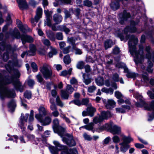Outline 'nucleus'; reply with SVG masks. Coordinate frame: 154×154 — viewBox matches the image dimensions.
<instances>
[{
	"instance_id": "51",
	"label": "nucleus",
	"mask_w": 154,
	"mask_h": 154,
	"mask_svg": "<svg viewBox=\"0 0 154 154\" xmlns=\"http://www.w3.org/2000/svg\"><path fill=\"white\" fill-rule=\"evenodd\" d=\"M84 66V62L82 61H80L77 63L76 67L78 69H81L83 68Z\"/></svg>"
},
{
	"instance_id": "25",
	"label": "nucleus",
	"mask_w": 154,
	"mask_h": 154,
	"mask_svg": "<svg viewBox=\"0 0 154 154\" xmlns=\"http://www.w3.org/2000/svg\"><path fill=\"white\" fill-rule=\"evenodd\" d=\"M121 136L122 137L123 142L128 144L133 141V139L130 137H126L123 134H122Z\"/></svg>"
},
{
	"instance_id": "20",
	"label": "nucleus",
	"mask_w": 154,
	"mask_h": 154,
	"mask_svg": "<svg viewBox=\"0 0 154 154\" xmlns=\"http://www.w3.org/2000/svg\"><path fill=\"white\" fill-rule=\"evenodd\" d=\"M119 145L121 146L120 150L121 152L123 153L126 152L130 147L129 145L128 144L123 142L119 143Z\"/></svg>"
},
{
	"instance_id": "5",
	"label": "nucleus",
	"mask_w": 154,
	"mask_h": 154,
	"mask_svg": "<svg viewBox=\"0 0 154 154\" xmlns=\"http://www.w3.org/2000/svg\"><path fill=\"white\" fill-rule=\"evenodd\" d=\"M53 127L55 133H57L61 137H62L64 134L65 128L59 126V121L57 119L53 120Z\"/></svg>"
},
{
	"instance_id": "59",
	"label": "nucleus",
	"mask_w": 154,
	"mask_h": 154,
	"mask_svg": "<svg viewBox=\"0 0 154 154\" xmlns=\"http://www.w3.org/2000/svg\"><path fill=\"white\" fill-rule=\"evenodd\" d=\"M83 137L86 140H91L92 139V137H91L89 135H88L86 133H84V134Z\"/></svg>"
},
{
	"instance_id": "15",
	"label": "nucleus",
	"mask_w": 154,
	"mask_h": 154,
	"mask_svg": "<svg viewBox=\"0 0 154 154\" xmlns=\"http://www.w3.org/2000/svg\"><path fill=\"white\" fill-rule=\"evenodd\" d=\"M18 60L16 57L14 60L12 61H9L8 63L6 65V68L9 72H11L12 69V67L14 66L17 65Z\"/></svg>"
},
{
	"instance_id": "58",
	"label": "nucleus",
	"mask_w": 154,
	"mask_h": 154,
	"mask_svg": "<svg viewBox=\"0 0 154 154\" xmlns=\"http://www.w3.org/2000/svg\"><path fill=\"white\" fill-rule=\"evenodd\" d=\"M45 24L49 27L51 26V21L50 17H47L46 20L45 21Z\"/></svg>"
},
{
	"instance_id": "10",
	"label": "nucleus",
	"mask_w": 154,
	"mask_h": 154,
	"mask_svg": "<svg viewBox=\"0 0 154 154\" xmlns=\"http://www.w3.org/2000/svg\"><path fill=\"white\" fill-rule=\"evenodd\" d=\"M66 136L68 138L63 137L62 140L67 145L69 146H74L76 145V143L74 140L73 139L71 135L68 134H66Z\"/></svg>"
},
{
	"instance_id": "34",
	"label": "nucleus",
	"mask_w": 154,
	"mask_h": 154,
	"mask_svg": "<svg viewBox=\"0 0 154 154\" xmlns=\"http://www.w3.org/2000/svg\"><path fill=\"white\" fill-rule=\"evenodd\" d=\"M103 121L101 118L99 116H97L95 117L93 119V123L95 124H97L98 123H100Z\"/></svg>"
},
{
	"instance_id": "44",
	"label": "nucleus",
	"mask_w": 154,
	"mask_h": 154,
	"mask_svg": "<svg viewBox=\"0 0 154 154\" xmlns=\"http://www.w3.org/2000/svg\"><path fill=\"white\" fill-rule=\"evenodd\" d=\"M42 42L46 46H50L51 45V42L49 40L47 39L44 38H43L42 40Z\"/></svg>"
},
{
	"instance_id": "42",
	"label": "nucleus",
	"mask_w": 154,
	"mask_h": 154,
	"mask_svg": "<svg viewBox=\"0 0 154 154\" xmlns=\"http://www.w3.org/2000/svg\"><path fill=\"white\" fill-rule=\"evenodd\" d=\"M56 102L57 105L59 106L60 107H63V103L60 100V98L58 96H57L56 97Z\"/></svg>"
},
{
	"instance_id": "2",
	"label": "nucleus",
	"mask_w": 154,
	"mask_h": 154,
	"mask_svg": "<svg viewBox=\"0 0 154 154\" xmlns=\"http://www.w3.org/2000/svg\"><path fill=\"white\" fill-rule=\"evenodd\" d=\"M53 143L56 147L60 148L58 149L54 146H50L49 149L52 154H78L75 148L68 149L66 146H62L58 141H55Z\"/></svg>"
},
{
	"instance_id": "18",
	"label": "nucleus",
	"mask_w": 154,
	"mask_h": 154,
	"mask_svg": "<svg viewBox=\"0 0 154 154\" xmlns=\"http://www.w3.org/2000/svg\"><path fill=\"white\" fill-rule=\"evenodd\" d=\"M110 132L113 134H119L121 133V128L116 125H114L110 128Z\"/></svg>"
},
{
	"instance_id": "63",
	"label": "nucleus",
	"mask_w": 154,
	"mask_h": 154,
	"mask_svg": "<svg viewBox=\"0 0 154 154\" xmlns=\"http://www.w3.org/2000/svg\"><path fill=\"white\" fill-rule=\"evenodd\" d=\"M51 114L55 117H57L59 115V112L57 110H56L54 111L51 113Z\"/></svg>"
},
{
	"instance_id": "11",
	"label": "nucleus",
	"mask_w": 154,
	"mask_h": 154,
	"mask_svg": "<svg viewBox=\"0 0 154 154\" xmlns=\"http://www.w3.org/2000/svg\"><path fill=\"white\" fill-rule=\"evenodd\" d=\"M138 23V22H135L134 21H131L130 26H127L125 28L124 30V33L126 34L128 32L131 33L135 32L136 30V29L135 26Z\"/></svg>"
},
{
	"instance_id": "52",
	"label": "nucleus",
	"mask_w": 154,
	"mask_h": 154,
	"mask_svg": "<svg viewBox=\"0 0 154 154\" xmlns=\"http://www.w3.org/2000/svg\"><path fill=\"white\" fill-rule=\"evenodd\" d=\"M50 103L51 104L50 106V108L51 110L53 111L57 110V107L56 105L54 103V102H51V100H50Z\"/></svg>"
},
{
	"instance_id": "6",
	"label": "nucleus",
	"mask_w": 154,
	"mask_h": 154,
	"mask_svg": "<svg viewBox=\"0 0 154 154\" xmlns=\"http://www.w3.org/2000/svg\"><path fill=\"white\" fill-rule=\"evenodd\" d=\"M40 70L44 77L46 79L49 78L52 75L51 69L48 65H44L42 67L40 68Z\"/></svg>"
},
{
	"instance_id": "8",
	"label": "nucleus",
	"mask_w": 154,
	"mask_h": 154,
	"mask_svg": "<svg viewBox=\"0 0 154 154\" xmlns=\"http://www.w3.org/2000/svg\"><path fill=\"white\" fill-rule=\"evenodd\" d=\"M35 118L38 120L42 123L43 125H49L51 122V119L49 116L46 117L44 119H42V116L41 114H36Z\"/></svg>"
},
{
	"instance_id": "46",
	"label": "nucleus",
	"mask_w": 154,
	"mask_h": 154,
	"mask_svg": "<svg viewBox=\"0 0 154 154\" xmlns=\"http://www.w3.org/2000/svg\"><path fill=\"white\" fill-rule=\"evenodd\" d=\"M72 103H74L75 104L79 106H80L82 105L81 102L78 100H74L69 102V104Z\"/></svg>"
},
{
	"instance_id": "9",
	"label": "nucleus",
	"mask_w": 154,
	"mask_h": 154,
	"mask_svg": "<svg viewBox=\"0 0 154 154\" xmlns=\"http://www.w3.org/2000/svg\"><path fill=\"white\" fill-rule=\"evenodd\" d=\"M29 115L26 114L24 116L22 113L20 117L19 122L18 123V126L21 129L22 131L23 132L25 131L26 127L24 125V121L27 122Z\"/></svg>"
},
{
	"instance_id": "35",
	"label": "nucleus",
	"mask_w": 154,
	"mask_h": 154,
	"mask_svg": "<svg viewBox=\"0 0 154 154\" xmlns=\"http://www.w3.org/2000/svg\"><path fill=\"white\" fill-rule=\"evenodd\" d=\"M61 96L62 98L64 99H67L68 98L69 94L66 93V91L63 90L61 91Z\"/></svg>"
},
{
	"instance_id": "4",
	"label": "nucleus",
	"mask_w": 154,
	"mask_h": 154,
	"mask_svg": "<svg viewBox=\"0 0 154 154\" xmlns=\"http://www.w3.org/2000/svg\"><path fill=\"white\" fill-rule=\"evenodd\" d=\"M10 35L12 38H20L23 44L26 42H32L33 41V38L30 36L25 35L20 36V32L17 29H14V31L13 32L10 33Z\"/></svg>"
},
{
	"instance_id": "17",
	"label": "nucleus",
	"mask_w": 154,
	"mask_h": 154,
	"mask_svg": "<svg viewBox=\"0 0 154 154\" xmlns=\"http://www.w3.org/2000/svg\"><path fill=\"white\" fill-rule=\"evenodd\" d=\"M130 108V106L129 105H122L121 107L116 108L115 110L117 113H124L125 112L126 110H129Z\"/></svg>"
},
{
	"instance_id": "45",
	"label": "nucleus",
	"mask_w": 154,
	"mask_h": 154,
	"mask_svg": "<svg viewBox=\"0 0 154 154\" xmlns=\"http://www.w3.org/2000/svg\"><path fill=\"white\" fill-rule=\"evenodd\" d=\"M56 38L58 40H62L63 39V35L61 32H57L56 34Z\"/></svg>"
},
{
	"instance_id": "39",
	"label": "nucleus",
	"mask_w": 154,
	"mask_h": 154,
	"mask_svg": "<svg viewBox=\"0 0 154 154\" xmlns=\"http://www.w3.org/2000/svg\"><path fill=\"white\" fill-rule=\"evenodd\" d=\"M94 124L93 123H90L88 125L85 126V128L87 130L90 131L93 129Z\"/></svg>"
},
{
	"instance_id": "27",
	"label": "nucleus",
	"mask_w": 154,
	"mask_h": 154,
	"mask_svg": "<svg viewBox=\"0 0 154 154\" xmlns=\"http://www.w3.org/2000/svg\"><path fill=\"white\" fill-rule=\"evenodd\" d=\"M50 51L48 54V56L50 57H52L54 55H56L57 53V51L56 49L52 46H50Z\"/></svg>"
},
{
	"instance_id": "61",
	"label": "nucleus",
	"mask_w": 154,
	"mask_h": 154,
	"mask_svg": "<svg viewBox=\"0 0 154 154\" xmlns=\"http://www.w3.org/2000/svg\"><path fill=\"white\" fill-rule=\"evenodd\" d=\"M119 52V48L117 47H115L113 50V53L115 54H118Z\"/></svg>"
},
{
	"instance_id": "3",
	"label": "nucleus",
	"mask_w": 154,
	"mask_h": 154,
	"mask_svg": "<svg viewBox=\"0 0 154 154\" xmlns=\"http://www.w3.org/2000/svg\"><path fill=\"white\" fill-rule=\"evenodd\" d=\"M134 96L137 100V102L136 103V105L137 107L143 106L146 109L152 110L154 111V100L151 102L150 106H149L144 101L142 96L138 93L135 94Z\"/></svg>"
},
{
	"instance_id": "1",
	"label": "nucleus",
	"mask_w": 154,
	"mask_h": 154,
	"mask_svg": "<svg viewBox=\"0 0 154 154\" xmlns=\"http://www.w3.org/2000/svg\"><path fill=\"white\" fill-rule=\"evenodd\" d=\"M20 74L19 72L16 70L14 75L9 78L6 77L3 78L0 73V98L3 99L5 97H14L16 94L13 89H9L4 86L12 83L15 86L16 89L22 92L24 89L23 87L21 85L18 78L19 77Z\"/></svg>"
},
{
	"instance_id": "38",
	"label": "nucleus",
	"mask_w": 154,
	"mask_h": 154,
	"mask_svg": "<svg viewBox=\"0 0 154 154\" xmlns=\"http://www.w3.org/2000/svg\"><path fill=\"white\" fill-rule=\"evenodd\" d=\"M63 61L64 63L66 64H68L71 62L70 57L68 55H66L64 58Z\"/></svg>"
},
{
	"instance_id": "21",
	"label": "nucleus",
	"mask_w": 154,
	"mask_h": 154,
	"mask_svg": "<svg viewBox=\"0 0 154 154\" xmlns=\"http://www.w3.org/2000/svg\"><path fill=\"white\" fill-rule=\"evenodd\" d=\"M19 6L21 9H24L27 8V5L25 0H17Z\"/></svg>"
},
{
	"instance_id": "48",
	"label": "nucleus",
	"mask_w": 154,
	"mask_h": 154,
	"mask_svg": "<svg viewBox=\"0 0 154 154\" xmlns=\"http://www.w3.org/2000/svg\"><path fill=\"white\" fill-rule=\"evenodd\" d=\"M89 100L88 98L83 99L81 101L82 105H85L88 106Z\"/></svg>"
},
{
	"instance_id": "28",
	"label": "nucleus",
	"mask_w": 154,
	"mask_h": 154,
	"mask_svg": "<svg viewBox=\"0 0 154 154\" xmlns=\"http://www.w3.org/2000/svg\"><path fill=\"white\" fill-rule=\"evenodd\" d=\"M83 82L85 85H88L91 83V79L89 78L88 75L83 73Z\"/></svg>"
},
{
	"instance_id": "7",
	"label": "nucleus",
	"mask_w": 154,
	"mask_h": 154,
	"mask_svg": "<svg viewBox=\"0 0 154 154\" xmlns=\"http://www.w3.org/2000/svg\"><path fill=\"white\" fill-rule=\"evenodd\" d=\"M42 10L39 7H38L36 11V15L35 17V19L32 18L31 19V22L33 26L36 25L39 20L42 17Z\"/></svg>"
},
{
	"instance_id": "13",
	"label": "nucleus",
	"mask_w": 154,
	"mask_h": 154,
	"mask_svg": "<svg viewBox=\"0 0 154 154\" xmlns=\"http://www.w3.org/2000/svg\"><path fill=\"white\" fill-rule=\"evenodd\" d=\"M130 17L129 13H127L126 10H124L122 13H121L119 15V22L122 24L124 23L125 21Z\"/></svg>"
},
{
	"instance_id": "24",
	"label": "nucleus",
	"mask_w": 154,
	"mask_h": 154,
	"mask_svg": "<svg viewBox=\"0 0 154 154\" xmlns=\"http://www.w3.org/2000/svg\"><path fill=\"white\" fill-rule=\"evenodd\" d=\"M53 19L56 24H58L62 21V17L61 15L56 14L53 16Z\"/></svg>"
},
{
	"instance_id": "47",
	"label": "nucleus",
	"mask_w": 154,
	"mask_h": 154,
	"mask_svg": "<svg viewBox=\"0 0 154 154\" xmlns=\"http://www.w3.org/2000/svg\"><path fill=\"white\" fill-rule=\"evenodd\" d=\"M119 75L116 73L114 74L112 77V79L115 82H118L119 81Z\"/></svg>"
},
{
	"instance_id": "30",
	"label": "nucleus",
	"mask_w": 154,
	"mask_h": 154,
	"mask_svg": "<svg viewBox=\"0 0 154 154\" xmlns=\"http://www.w3.org/2000/svg\"><path fill=\"white\" fill-rule=\"evenodd\" d=\"M104 45L105 49H107L112 47L113 45L112 41L110 39L107 40L104 42Z\"/></svg>"
},
{
	"instance_id": "31",
	"label": "nucleus",
	"mask_w": 154,
	"mask_h": 154,
	"mask_svg": "<svg viewBox=\"0 0 154 154\" xmlns=\"http://www.w3.org/2000/svg\"><path fill=\"white\" fill-rule=\"evenodd\" d=\"M118 101V103L119 104L125 103L127 104L126 105H129L130 106L131 104V103L130 101L128 100L127 99H125V100H124L120 98L119 99Z\"/></svg>"
},
{
	"instance_id": "56",
	"label": "nucleus",
	"mask_w": 154,
	"mask_h": 154,
	"mask_svg": "<svg viewBox=\"0 0 154 154\" xmlns=\"http://www.w3.org/2000/svg\"><path fill=\"white\" fill-rule=\"evenodd\" d=\"M31 67L33 69V71L34 72H35L38 70V68L36 64L34 63H32L31 64Z\"/></svg>"
},
{
	"instance_id": "12",
	"label": "nucleus",
	"mask_w": 154,
	"mask_h": 154,
	"mask_svg": "<svg viewBox=\"0 0 154 154\" xmlns=\"http://www.w3.org/2000/svg\"><path fill=\"white\" fill-rule=\"evenodd\" d=\"M103 102L105 105V106L107 109H111L114 108L116 104V102L112 99L103 100Z\"/></svg>"
},
{
	"instance_id": "29",
	"label": "nucleus",
	"mask_w": 154,
	"mask_h": 154,
	"mask_svg": "<svg viewBox=\"0 0 154 154\" xmlns=\"http://www.w3.org/2000/svg\"><path fill=\"white\" fill-rule=\"evenodd\" d=\"M110 128V126L108 124H106L105 125L101 126L100 127L96 129V131L98 132H100L106 129H109Z\"/></svg>"
},
{
	"instance_id": "54",
	"label": "nucleus",
	"mask_w": 154,
	"mask_h": 154,
	"mask_svg": "<svg viewBox=\"0 0 154 154\" xmlns=\"http://www.w3.org/2000/svg\"><path fill=\"white\" fill-rule=\"evenodd\" d=\"M96 89V87L94 85L89 87L88 88V91L90 93H92L94 92Z\"/></svg>"
},
{
	"instance_id": "19",
	"label": "nucleus",
	"mask_w": 154,
	"mask_h": 154,
	"mask_svg": "<svg viewBox=\"0 0 154 154\" xmlns=\"http://www.w3.org/2000/svg\"><path fill=\"white\" fill-rule=\"evenodd\" d=\"M87 110L88 113V115L92 117L94 116V112L96 111V109L93 107L91 104H88V106L87 107Z\"/></svg>"
},
{
	"instance_id": "49",
	"label": "nucleus",
	"mask_w": 154,
	"mask_h": 154,
	"mask_svg": "<svg viewBox=\"0 0 154 154\" xmlns=\"http://www.w3.org/2000/svg\"><path fill=\"white\" fill-rule=\"evenodd\" d=\"M18 139V137L16 135H14L11 137L9 138L8 140L13 141L15 143H17V139Z\"/></svg>"
},
{
	"instance_id": "60",
	"label": "nucleus",
	"mask_w": 154,
	"mask_h": 154,
	"mask_svg": "<svg viewBox=\"0 0 154 154\" xmlns=\"http://www.w3.org/2000/svg\"><path fill=\"white\" fill-rule=\"evenodd\" d=\"M29 4L33 7H35L38 3L34 0H31L29 2Z\"/></svg>"
},
{
	"instance_id": "50",
	"label": "nucleus",
	"mask_w": 154,
	"mask_h": 154,
	"mask_svg": "<svg viewBox=\"0 0 154 154\" xmlns=\"http://www.w3.org/2000/svg\"><path fill=\"white\" fill-rule=\"evenodd\" d=\"M152 63L151 62L149 63V65L148 66L146 70L149 72H152L153 69H152Z\"/></svg>"
},
{
	"instance_id": "32",
	"label": "nucleus",
	"mask_w": 154,
	"mask_h": 154,
	"mask_svg": "<svg viewBox=\"0 0 154 154\" xmlns=\"http://www.w3.org/2000/svg\"><path fill=\"white\" fill-rule=\"evenodd\" d=\"M96 82L99 86H102L104 84L103 78L101 77H98L96 79Z\"/></svg>"
},
{
	"instance_id": "36",
	"label": "nucleus",
	"mask_w": 154,
	"mask_h": 154,
	"mask_svg": "<svg viewBox=\"0 0 154 154\" xmlns=\"http://www.w3.org/2000/svg\"><path fill=\"white\" fill-rule=\"evenodd\" d=\"M108 112L103 111L101 113V115L100 116L101 118L103 121L104 119H106L107 118L108 114Z\"/></svg>"
},
{
	"instance_id": "41",
	"label": "nucleus",
	"mask_w": 154,
	"mask_h": 154,
	"mask_svg": "<svg viewBox=\"0 0 154 154\" xmlns=\"http://www.w3.org/2000/svg\"><path fill=\"white\" fill-rule=\"evenodd\" d=\"M24 95L25 98L30 99L31 97V92L30 91H26L24 94Z\"/></svg>"
},
{
	"instance_id": "26",
	"label": "nucleus",
	"mask_w": 154,
	"mask_h": 154,
	"mask_svg": "<svg viewBox=\"0 0 154 154\" xmlns=\"http://www.w3.org/2000/svg\"><path fill=\"white\" fill-rule=\"evenodd\" d=\"M8 106L9 109V111L11 112H13L16 106L15 102L14 100L11 101L8 103Z\"/></svg>"
},
{
	"instance_id": "43",
	"label": "nucleus",
	"mask_w": 154,
	"mask_h": 154,
	"mask_svg": "<svg viewBox=\"0 0 154 154\" xmlns=\"http://www.w3.org/2000/svg\"><path fill=\"white\" fill-rule=\"evenodd\" d=\"M116 66L118 68H123L124 70L125 68H127L125 63L122 62H118L116 65Z\"/></svg>"
},
{
	"instance_id": "23",
	"label": "nucleus",
	"mask_w": 154,
	"mask_h": 154,
	"mask_svg": "<svg viewBox=\"0 0 154 154\" xmlns=\"http://www.w3.org/2000/svg\"><path fill=\"white\" fill-rule=\"evenodd\" d=\"M124 72L127 73L126 76L129 78H134L138 75L137 74L129 72L127 68H125Z\"/></svg>"
},
{
	"instance_id": "40",
	"label": "nucleus",
	"mask_w": 154,
	"mask_h": 154,
	"mask_svg": "<svg viewBox=\"0 0 154 154\" xmlns=\"http://www.w3.org/2000/svg\"><path fill=\"white\" fill-rule=\"evenodd\" d=\"M74 90V88L71 85H67L66 90L68 93L71 94L73 91Z\"/></svg>"
},
{
	"instance_id": "16",
	"label": "nucleus",
	"mask_w": 154,
	"mask_h": 154,
	"mask_svg": "<svg viewBox=\"0 0 154 154\" xmlns=\"http://www.w3.org/2000/svg\"><path fill=\"white\" fill-rule=\"evenodd\" d=\"M16 23L20 31L23 32L30 31L26 25H23L22 22L18 20H16Z\"/></svg>"
},
{
	"instance_id": "37",
	"label": "nucleus",
	"mask_w": 154,
	"mask_h": 154,
	"mask_svg": "<svg viewBox=\"0 0 154 154\" xmlns=\"http://www.w3.org/2000/svg\"><path fill=\"white\" fill-rule=\"evenodd\" d=\"M113 142L115 143H118L120 142V138L117 135H114L112 138Z\"/></svg>"
},
{
	"instance_id": "22",
	"label": "nucleus",
	"mask_w": 154,
	"mask_h": 154,
	"mask_svg": "<svg viewBox=\"0 0 154 154\" xmlns=\"http://www.w3.org/2000/svg\"><path fill=\"white\" fill-rule=\"evenodd\" d=\"M46 35L47 37L51 41H54L56 39L55 34L52 31L48 30L46 31Z\"/></svg>"
},
{
	"instance_id": "57",
	"label": "nucleus",
	"mask_w": 154,
	"mask_h": 154,
	"mask_svg": "<svg viewBox=\"0 0 154 154\" xmlns=\"http://www.w3.org/2000/svg\"><path fill=\"white\" fill-rule=\"evenodd\" d=\"M67 41L69 44L72 45H73L75 42V39L72 37L68 38Z\"/></svg>"
},
{
	"instance_id": "14",
	"label": "nucleus",
	"mask_w": 154,
	"mask_h": 154,
	"mask_svg": "<svg viewBox=\"0 0 154 154\" xmlns=\"http://www.w3.org/2000/svg\"><path fill=\"white\" fill-rule=\"evenodd\" d=\"M30 50L28 52H23L21 55L22 58H23L25 54H27L29 56H32L35 54L36 51L35 46L33 44H30L29 46Z\"/></svg>"
},
{
	"instance_id": "53",
	"label": "nucleus",
	"mask_w": 154,
	"mask_h": 154,
	"mask_svg": "<svg viewBox=\"0 0 154 154\" xmlns=\"http://www.w3.org/2000/svg\"><path fill=\"white\" fill-rule=\"evenodd\" d=\"M115 97L118 99H119L123 97L122 93L119 91H116L115 92Z\"/></svg>"
},
{
	"instance_id": "64",
	"label": "nucleus",
	"mask_w": 154,
	"mask_h": 154,
	"mask_svg": "<svg viewBox=\"0 0 154 154\" xmlns=\"http://www.w3.org/2000/svg\"><path fill=\"white\" fill-rule=\"evenodd\" d=\"M70 82L71 84L73 85L76 84L77 83L78 81L75 78L73 77L70 80Z\"/></svg>"
},
{
	"instance_id": "33",
	"label": "nucleus",
	"mask_w": 154,
	"mask_h": 154,
	"mask_svg": "<svg viewBox=\"0 0 154 154\" xmlns=\"http://www.w3.org/2000/svg\"><path fill=\"white\" fill-rule=\"evenodd\" d=\"M38 111L39 114H41L43 116V115L45 116L47 114V111L45 109L43 106H40L38 109Z\"/></svg>"
},
{
	"instance_id": "55",
	"label": "nucleus",
	"mask_w": 154,
	"mask_h": 154,
	"mask_svg": "<svg viewBox=\"0 0 154 154\" xmlns=\"http://www.w3.org/2000/svg\"><path fill=\"white\" fill-rule=\"evenodd\" d=\"M83 3L85 5L88 7L91 6L92 5V2L88 0H85Z\"/></svg>"
},
{
	"instance_id": "62",
	"label": "nucleus",
	"mask_w": 154,
	"mask_h": 154,
	"mask_svg": "<svg viewBox=\"0 0 154 154\" xmlns=\"http://www.w3.org/2000/svg\"><path fill=\"white\" fill-rule=\"evenodd\" d=\"M35 84L34 81L32 79H29L28 81V84L29 86L31 87L33 86Z\"/></svg>"
}]
</instances>
